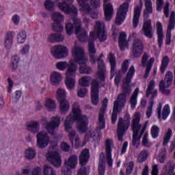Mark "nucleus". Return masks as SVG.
Instances as JSON below:
<instances>
[{
  "instance_id": "47",
  "label": "nucleus",
  "mask_w": 175,
  "mask_h": 175,
  "mask_svg": "<svg viewBox=\"0 0 175 175\" xmlns=\"http://www.w3.org/2000/svg\"><path fill=\"white\" fill-rule=\"evenodd\" d=\"M44 6L46 10L49 12H53L55 10V3L51 0H46L44 2Z\"/></svg>"
},
{
  "instance_id": "59",
  "label": "nucleus",
  "mask_w": 175,
  "mask_h": 175,
  "mask_svg": "<svg viewBox=\"0 0 175 175\" xmlns=\"http://www.w3.org/2000/svg\"><path fill=\"white\" fill-rule=\"evenodd\" d=\"M20 98H21V92H20L19 90H17L13 94L12 99L14 102L16 103L18 102V100H20Z\"/></svg>"
},
{
  "instance_id": "20",
  "label": "nucleus",
  "mask_w": 175,
  "mask_h": 175,
  "mask_svg": "<svg viewBox=\"0 0 175 175\" xmlns=\"http://www.w3.org/2000/svg\"><path fill=\"white\" fill-rule=\"evenodd\" d=\"M57 6L61 10V12H64L65 14H72L73 16H77V9L76 7L72 3L68 4L66 2H59L57 4Z\"/></svg>"
},
{
  "instance_id": "29",
  "label": "nucleus",
  "mask_w": 175,
  "mask_h": 175,
  "mask_svg": "<svg viewBox=\"0 0 175 175\" xmlns=\"http://www.w3.org/2000/svg\"><path fill=\"white\" fill-rule=\"evenodd\" d=\"M156 29L158 38V44L159 47L161 49L163 44V26L161 22L157 21L156 23Z\"/></svg>"
},
{
  "instance_id": "26",
  "label": "nucleus",
  "mask_w": 175,
  "mask_h": 175,
  "mask_svg": "<svg viewBox=\"0 0 175 175\" xmlns=\"http://www.w3.org/2000/svg\"><path fill=\"white\" fill-rule=\"evenodd\" d=\"M143 42L142 40H135L133 44V53L134 57H140L142 53H143Z\"/></svg>"
},
{
  "instance_id": "11",
  "label": "nucleus",
  "mask_w": 175,
  "mask_h": 175,
  "mask_svg": "<svg viewBox=\"0 0 175 175\" xmlns=\"http://www.w3.org/2000/svg\"><path fill=\"white\" fill-rule=\"evenodd\" d=\"M157 95H158V92L155 89V82L154 81H150L146 90V96H151L150 100V106L148 107V109L146 111L147 118H150V117H151V115L152 114V107H154V98H157Z\"/></svg>"
},
{
  "instance_id": "23",
  "label": "nucleus",
  "mask_w": 175,
  "mask_h": 175,
  "mask_svg": "<svg viewBox=\"0 0 175 175\" xmlns=\"http://www.w3.org/2000/svg\"><path fill=\"white\" fill-rule=\"evenodd\" d=\"M88 0H77L79 5L81 6V10L86 12L92 18H98V12L91 9L90 5L87 4Z\"/></svg>"
},
{
  "instance_id": "39",
  "label": "nucleus",
  "mask_w": 175,
  "mask_h": 175,
  "mask_svg": "<svg viewBox=\"0 0 175 175\" xmlns=\"http://www.w3.org/2000/svg\"><path fill=\"white\" fill-rule=\"evenodd\" d=\"M36 157V150L35 149L29 147L25 151V158L31 161L32 159H35Z\"/></svg>"
},
{
  "instance_id": "24",
  "label": "nucleus",
  "mask_w": 175,
  "mask_h": 175,
  "mask_svg": "<svg viewBox=\"0 0 175 175\" xmlns=\"http://www.w3.org/2000/svg\"><path fill=\"white\" fill-rule=\"evenodd\" d=\"M113 140L108 139L105 142L106 162L109 167H113V158L111 156V148Z\"/></svg>"
},
{
  "instance_id": "10",
  "label": "nucleus",
  "mask_w": 175,
  "mask_h": 175,
  "mask_svg": "<svg viewBox=\"0 0 175 175\" xmlns=\"http://www.w3.org/2000/svg\"><path fill=\"white\" fill-rule=\"evenodd\" d=\"M41 122L49 135H54L61 125V118L57 116H53L47 122V119L43 117L41 118Z\"/></svg>"
},
{
  "instance_id": "52",
  "label": "nucleus",
  "mask_w": 175,
  "mask_h": 175,
  "mask_svg": "<svg viewBox=\"0 0 175 175\" xmlns=\"http://www.w3.org/2000/svg\"><path fill=\"white\" fill-rule=\"evenodd\" d=\"M108 59L111 65V72L113 73L116 70V57L111 53L108 55Z\"/></svg>"
},
{
  "instance_id": "19",
  "label": "nucleus",
  "mask_w": 175,
  "mask_h": 175,
  "mask_svg": "<svg viewBox=\"0 0 175 175\" xmlns=\"http://www.w3.org/2000/svg\"><path fill=\"white\" fill-rule=\"evenodd\" d=\"M46 159L49 162H51L55 167H59L62 165V159H61V155L57 151L49 152L46 155Z\"/></svg>"
},
{
  "instance_id": "56",
  "label": "nucleus",
  "mask_w": 175,
  "mask_h": 175,
  "mask_svg": "<svg viewBox=\"0 0 175 175\" xmlns=\"http://www.w3.org/2000/svg\"><path fill=\"white\" fill-rule=\"evenodd\" d=\"M77 94L79 98H85V96H87V94H88V90L85 88H79Z\"/></svg>"
},
{
  "instance_id": "49",
  "label": "nucleus",
  "mask_w": 175,
  "mask_h": 175,
  "mask_svg": "<svg viewBox=\"0 0 175 175\" xmlns=\"http://www.w3.org/2000/svg\"><path fill=\"white\" fill-rule=\"evenodd\" d=\"M172 135L173 133L172 131V129H168L163 138V146H167V143L170 142V138L172 137Z\"/></svg>"
},
{
  "instance_id": "46",
  "label": "nucleus",
  "mask_w": 175,
  "mask_h": 175,
  "mask_svg": "<svg viewBox=\"0 0 175 175\" xmlns=\"http://www.w3.org/2000/svg\"><path fill=\"white\" fill-rule=\"evenodd\" d=\"M167 153L166 152V149L165 148H161L159 150V155L157 157V161L160 162V163H165V161H166V157Z\"/></svg>"
},
{
  "instance_id": "51",
  "label": "nucleus",
  "mask_w": 175,
  "mask_h": 175,
  "mask_svg": "<svg viewBox=\"0 0 175 175\" xmlns=\"http://www.w3.org/2000/svg\"><path fill=\"white\" fill-rule=\"evenodd\" d=\"M43 175H55V171L51 166L44 165L43 166Z\"/></svg>"
},
{
  "instance_id": "34",
  "label": "nucleus",
  "mask_w": 175,
  "mask_h": 175,
  "mask_svg": "<svg viewBox=\"0 0 175 175\" xmlns=\"http://www.w3.org/2000/svg\"><path fill=\"white\" fill-rule=\"evenodd\" d=\"M119 47L121 51L128 49V41H126V34L124 32L120 33L119 36Z\"/></svg>"
},
{
  "instance_id": "27",
  "label": "nucleus",
  "mask_w": 175,
  "mask_h": 175,
  "mask_svg": "<svg viewBox=\"0 0 175 175\" xmlns=\"http://www.w3.org/2000/svg\"><path fill=\"white\" fill-rule=\"evenodd\" d=\"M49 81L51 85L57 87L62 81V75L59 72L53 71L50 75Z\"/></svg>"
},
{
  "instance_id": "33",
  "label": "nucleus",
  "mask_w": 175,
  "mask_h": 175,
  "mask_svg": "<svg viewBox=\"0 0 175 175\" xmlns=\"http://www.w3.org/2000/svg\"><path fill=\"white\" fill-rule=\"evenodd\" d=\"M142 12V6H136L134 9V16L133 18V28H137L139 25V20L140 18V13Z\"/></svg>"
},
{
  "instance_id": "38",
  "label": "nucleus",
  "mask_w": 175,
  "mask_h": 175,
  "mask_svg": "<svg viewBox=\"0 0 175 175\" xmlns=\"http://www.w3.org/2000/svg\"><path fill=\"white\" fill-rule=\"evenodd\" d=\"M44 106L49 111H54L57 108V105L55 104V100L52 98H46L45 100Z\"/></svg>"
},
{
  "instance_id": "58",
  "label": "nucleus",
  "mask_w": 175,
  "mask_h": 175,
  "mask_svg": "<svg viewBox=\"0 0 175 175\" xmlns=\"http://www.w3.org/2000/svg\"><path fill=\"white\" fill-rule=\"evenodd\" d=\"M21 20V18L20 17V15H18V14H14L12 16V21L14 25H18L20 24Z\"/></svg>"
},
{
  "instance_id": "48",
  "label": "nucleus",
  "mask_w": 175,
  "mask_h": 175,
  "mask_svg": "<svg viewBox=\"0 0 175 175\" xmlns=\"http://www.w3.org/2000/svg\"><path fill=\"white\" fill-rule=\"evenodd\" d=\"M170 59L167 56H164L161 60V65L160 67V70L161 73H165V70H166V68L169 65Z\"/></svg>"
},
{
  "instance_id": "50",
  "label": "nucleus",
  "mask_w": 175,
  "mask_h": 175,
  "mask_svg": "<svg viewBox=\"0 0 175 175\" xmlns=\"http://www.w3.org/2000/svg\"><path fill=\"white\" fill-rule=\"evenodd\" d=\"M159 126L157 125H153L150 129V135L152 139H157L159 136Z\"/></svg>"
},
{
  "instance_id": "53",
  "label": "nucleus",
  "mask_w": 175,
  "mask_h": 175,
  "mask_svg": "<svg viewBox=\"0 0 175 175\" xmlns=\"http://www.w3.org/2000/svg\"><path fill=\"white\" fill-rule=\"evenodd\" d=\"M170 114V106L169 104H167L164 106L163 109V112H162V118L163 120H166L167 117H169Z\"/></svg>"
},
{
  "instance_id": "18",
  "label": "nucleus",
  "mask_w": 175,
  "mask_h": 175,
  "mask_svg": "<svg viewBox=\"0 0 175 175\" xmlns=\"http://www.w3.org/2000/svg\"><path fill=\"white\" fill-rule=\"evenodd\" d=\"M128 9H129V4L128 3H124L120 6L115 21L117 25H121L124 23V20L126 17V13H128Z\"/></svg>"
},
{
  "instance_id": "28",
  "label": "nucleus",
  "mask_w": 175,
  "mask_h": 175,
  "mask_svg": "<svg viewBox=\"0 0 175 175\" xmlns=\"http://www.w3.org/2000/svg\"><path fill=\"white\" fill-rule=\"evenodd\" d=\"M108 1L104 0V14L105 16V20L109 21L111 18H113L114 11L113 10V5L110 3H107Z\"/></svg>"
},
{
  "instance_id": "3",
  "label": "nucleus",
  "mask_w": 175,
  "mask_h": 175,
  "mask_svg": "<svg viewBox=\"0 0 175 175\" xmlns=\"http://www.w3.org/2000/svg\"><path fill=\"white\" fill-rule=\"evenodd\" d=\"M133 75H135V67L132 66L129 68L126 78L124 79L123 92L118 95L117 100L114 103L113 111L111 116L113 124H116V121H117V113L120 111V109H121V107H124V106H125V103H126V96H128L132 91L131 90V86L128 84L131 83V80H132Z\"/></svg>"
},
{
  "instance_id": "25",
  "label": "nucleus",
  "mask_w": 175,
  "mask_h": 175,
  "mask_svg": "<svg viewBox=\"0 0 175 175\" xmlns=\"http://www.w3.org/2000/svg\"><path fill=\"white\" fill-rule=\"evenodd\" d=\"M103 54H100L97 59V64H98V72H97V77L100 79V81H105V73L106 70L105 69V62H103Z\"/></svg>"
},
{
  "instance_id": "35",
  "label": "nucleus",
  "mask_w": 175,
  "mask_h": 175,
  "mask_svg": "<svg viewBox=\"0 0 175 175\" xmlns=\"http://www.w3.org/2000/svg\"><path fill=\"white\" fill-rule=\"evenodd\" d=\"M88 159H90V150H88V149H84L83 150H82L79 157L80 165H81L82 166L87 165Z\"/></svg>"
},
{
  "instance_id": "30",
  "label": "nucleus",
  "mask_w": 175,
  "mask_h": 175,
  "mask_svg": "<svg viewBox=\"0 0 175 175\" xmlns=\"http://www.w3.org/2000/svg\"><path fill=\"white\" fill-rule=\"evenodd\" d=\"M13 40H14V32L8 31L4 38V46L6 50H10L12 49Z\"/></svg>"
},
{
  "instance_id": "14",
  "label": "nucleus",
  "mask_w": 175,
  "mask_h": 175,
  "mask_svg": "<svg viewBox=\"0 0 175 175\" xmlns=\"http://www.w3.org/2000/svg\"><path fill=\"white\" fill-rule=\"evenodd\" d=\"M55 68L57 69V70H60L61 72H64L66 69L65 75L79 69L77 64L75 63L72 59H70L68 62L66 61L57 62L55 64Z\"/></svg>"
},
{
  "instance_id": "55",
  "label": "nucleus",
  "mask_w": 175,
  "mask_h": 175,
  "mask_svg": "<svg viewBox=\"0 0 175 175\" xmlns=\"http://www.w3.org/2000/svg\"><path fill=\"white\" fill-rule=\"evenodd\" d=\"M142 145L144 146V147H151L152 146V143L148 139V133H146L142 138Z\"/></svg>"
},
{
  "instance_id": "36",
  "label": "nucleus",
  "mask_w": 175,
  "mask_h": 175,
  "mask_svg": "<svg viewBox=\"0 0 175 175\" xmlns=\"http://www.w3.org/2000/svg\"><path fill=\"white\" fill-rule=\"evenodd\" d=\"M77 157L76 155H72L65 161V165L70 169H75L77 166Z\"/></svg>"
},
{
  "instance_id": "62",
  "label": "nucleus",
  "mask_w": 175,
  "mask_h": 175,
  "mask_svg": "<svg viewBox=\"0 0 175 175\" xmlns=\"http://www.w3.org/2000/svg\"><path fill=\"white\" fill-rule=\"evenodd\" d=\"M8 85L7 88L8 92L10 93V92H12V90H13V87L14 85V82H13V80H12V79L8 78Z\"/></svg>"
},
{
  "instance_id": "8",
  "label": "nucleus",
  "mask_w": 175,
  "mask_h": 175,
  "mask_svg": "<svg viewBox=\"0 0 175 175\" xmlns=\"http://www.w3.org/2000/svg\"><path fill=\"white\" fill-rule=\"evenodd\" d=\"M139 122H140V113H137L134 116L132 123V130L133 132V146H134V147H139V145L140 144V139L142 138V135H143V133H144V131H146V127H143L139 136L138 135L139 131H140V128L142 126V124H139Z\"/></svg>"
},
{
  "instance_id": "1",
  "label": "nucleus",
  "mask_w": 175,
  "mask_h": 175,
  "mask_svg": "<svg viewBox=\"0 0 175 175\" xmlns=\"http://www.w3.org/2000/svg\"><path fill=\"white\" fill-rule=\"evenodd\" d=\"M77 121V129L79 133H85L88 129V117L83 115V110L80 104L75 102L72 105L71 111L66 117L64 120V128L66 132H69L68 136L72 144H75V148L81 147V142L76 133V131L72 130L73 122Z\"/></svg>"
},
{
  "instance_id": "45",
  "label": "nucleus",
  "mask_w": 175,
  "mask_h": 175,
  "mask_svg": "<svg viewBox=\"0 0 175 175\" xmlns=\"http://www.w3.org/2000/svg\"><path fill=\"white\" fill-rule=\"evenodd\" d=\"M147 158H148V151L143 150L139 153L137 156V161L139 163H143V162L147 161Z\"/></svg>"
},
{
  "instance_id": "16",
  "label": "nucleus",
  "mask_w": 175,
  "mask_h": 175,
  "mask_svg": "<svg viewBox=\"0 0 175 175\" xmlns=\"http://www.w3.org/2000/svg\"><path fill=\"white\" fill-rule=\"evenodd\" d=\"M172 80L173 73L171 71H168L165 75L164 81H161L159 84V90L162 94H165V95H169L170 94V90H166V88L170 87Z\"/></svg>"
},
{
  "instance_id": "31",
  "label": "nucleus",
  "mask_w": 175,
  "mask_h": 175,
  "mask_svg": "<svg viewBox=\"0 0 175 175\" xmlns=\"http://www.w3.org/2000/svg\"><path fill=\"white\" fill-rule=\"evenodd\" d=\"M27 131L31 133H37L40 131V123L38 121L31 120L26 124Z\"/></svg>"
},
{
  "instance_id": "15",
  "label": "nucleus",
  "mask_w": 175,
  "mask_h": 175,
  "mask_svg": "<svg viewBox=\"0 0 175 175\" xmlns=\"http://www.w3.org/2000/svg\"><path fill=\"white\" fill-rule=\"evenodd\" d=\"M51 54L54 58L62 59V58H66L69 55V49L62 44L55 45L51 49Z\"/></svg>"
},
{
  "instance_id": "6",
  "label": "nucleus",
  "mask_w": 175,
  "mask_h": 175,
  "mask_svg": "<svg viewBox=\"0 0 175 175\" xmlns=\"http://www.w3.org/2000/svg\"><path fill=\"white\" fill-rule=\"evenodd\" d=\"M92 83L91 94L92 105H98L99 103V83L98 81L88 76H83L79 80V84L81 87H90Z\"/></svg>"
},
{
  "instance_id": "40",
  "label": "nucleus",
  "mask_w": 175,
  "mask_h": 175,
  "mask_svg": "<svg viewBox=\"0 0 175 175\" xmlns=\"http://www.w3.org/2000/svg\"><path fill=\"white\" fill-rule=\"evenodd\" d=\"M174 172V165H173V161H169L163 168V174L165 175H172Z\"/></svg>"
},
{
  "instance_id": "7",
  "label": "nucleus",
  "mask_w": 175,
  "mask_h": 175,
  "mask_svg": "<svg viewBox=\"0 0 175 175\" xmlns=\"http://www.w3.org/2000/svg\"><path fill=\"white\" fill-rule=\"evenodd\" d=\"M146 10L144 11V24L142 25V32L146 38L151 39L152 38V25L151 19H147L148 14L152 13V2L151 0H145Z\"/></svg>"
},
{
  "instance_id": "5",
  "label": "nucleus",
  "mask_w": 175,
  "mask_h": 175,
  "mask_svg": "<svg viewBox=\"0 0 175 175\" xmlns=\"http://www.w3.org/2000/svg\"><path fill=\"white\" fill-rule=\"evenodd\" d=\"M73 25L67 23L66 25V31L68 35L73 33V28H75V35L80 42H87L88 35L87 31L81 28V21L79 18H74L72 19Z\"/></svg>"
},
{
  "instance_id": "60",
  "label": "nucleus",
  "mask_w": 175,
  "mask_h": 175,
  "mask_svg": "<svg viewBox=\"0 0 175 175\" xmlns=\"http://www.w3.org/2000/svg\"><path fill=\"white\" fill-rule=\"evenodd\" d=\"M70 170H72V168H70L65 165V166L62 169V173L63 175H70L72 174V172Z\"/></svg>"
},
{
  "instance_id": "42",
  "label": "nucleus",
  "mask_w": 175,
  "mask_h": 175,
  "mask_svg": "<svg viewBox=\"0 0 175 175\" xmlns=\"http://www.w3.org/2000/svg\"><path fill=\"white\" fill-rule=\"evenodd\" d=\"M137 94H139V88H137L134 92L133 93L131 98L130 99V103L131 108L133 109L136 107V105H137Z\"/></svg>"
},
{
  "instance_id": "12",
  "label": "nucleus",
  "mask_w": 175,
  "mask_h": 175,
  "mask_svg": "<svg viewBox=\"0 0 175 175\" xmlns=\"http://www.w3.org/2000/svg\"><path fill=\"white\" fill-rule=\"evenodd\" d=\"M129 125H131V116L129 113L126 114L124 120L121 118H119L117 131L119 142H122L124 133L126 132V130L129 128Z\"/></svg>"
},
{
  "instance_id": "32",
  "label": "nucleus",
  "mask_w": 175,
  "mask_h": 175,
  "mask_svg": "<svg viewBox=\"0 0 175 175\" xmlns=\"http://www.w3.org/2000/svg\"><path fill=\"white\" fill-rule=\"evenodd\" d=\"M59 103L60 114L66 116L70 109V104L69 103V101L68 100H64L63 101H59Z\"/></svg>"
},
{
  "instance_id": "64",
  "label": "nucleus",
  "mask_w": 175,
  "mask_h": 175,
  "mask_svg": "<svg viewBox=\"0 0 175 175\" xmlns=\"http://www.w3.org/2000/svg\"><path fill=\"white\" fill-rule=\"evenodd\" d=\"M65 40V36L61 33H56L55 43H61Z\"/></svg>"
},
{
  "instance_id": "13",
  "label": "nucleus",
  "mask_w": 175,
  "mask_h": 175,
  "mask_svg": "<svg viewBox=\"0 0 175 175\" xmlns=\"http://www.w3.org/2000/svg\"><path fill=\"white\" fill-rule=\"evenodd\" d=\"M51 18L53 23L52 25V28L55 32H62L64 29V26H62V23L65 21V16L59 12H53L51 14Z\"/></svg>"
},
{
  "instance_id": "21",
  "label": "nucleus",
  "mask_w": 175,
  "mask_h": 175,
  "mask_svg": "<svg viewBox=\"0 0 175 175\" xmlns=\"http://www.w3.org/2000/svg\"><path fill=\"white\" fill-rule=\"evenodd\" d=\"M175 27V12L172 11L170 16V21L167 25V33H166V44H170L172 42V31L174 29Z\"/></svg>"
},
{
  "instance_id": "22",
  "label": "nucleus",
  "mask_w": 175,
  "mask_h": 175,
  "mask_svg": "<svg viewBox=\"0 0 175 175\" xmlns=\"http://www.w3.org/2000/svg\"><path fill=\"white\" fill-rule=\"evenodd\" d=\"M77 70H74V71H70L67 74H64L66 79L64 83L68 90H73L76 85V72Z\"/></svg>"
},
{
  "instance_id": "54",
  "label": "nucleus",
  "mask_w": 175,
  "mask_h": 175,
  "mask_svg": "<svg viewBox=\"0 0 175 175\" xmlns=\"http://www.w3.org/2000/svg\"><path fill=\"white\" fill-rule=\"evenodd\" d=\"M154 58H150V60L148 61V64H147V68H146V72H145V75L144 76V77L145 79H147V77H148V75H150V72L151 70V68L152 66V64H154Z\"/></svg>"
},
{
  "instance_id": "37",
  "label": "nucleus",
  "mask_w": 175,
  "mask_h": 175,
  "mask_svg": "<svg viewBox=\"0 0 175 175\" xmlns=\"http://www.w3.org/2000/svg\"><path fill=\"white\" fill-rule=\"evenodd\" d=\"M105 153L101 152L100 154V159L98 161V174L99 175H105Z\"/></svg>"
},
{
  "instance_id": "4",
  "label": "nucleus",
  "mask_w": 175,
  "mask_h": 175,
  "mask_svg": "<svg viewBox=\"0 0 175 175\" xmlns=\"http://www.w3.org/2000/svg\"><path fill=\"white\" fill-rule=\"evenodd\" d=\"M108 102L109 100L106 98L103 100V105L98 114L97 130H92L86 134L84 141L82 143V146H85L91 137H92L93 142H99V140H100L99 131L103 129L106 126V123L105 122V111H106V107H107Z\"/></svg>"
},
{
  "instance_id": "9",
  "label": "nucleus",
  "mask_w": 175,
  "mask_h": 175,
  "mask_svg": "<svg viewBox=\"0 0 175 175\" xmlns=\"http://www.w3.org/2000/svg\"><path fill=\"white\" fill-rule=\"evenodd\" d=\"M71 55L75 64L77 63L79 64V65H82L83 64H87V62H88V57H87V55H85V51L79 43H75L72 47Z\"/></svg>"
},
{
  "instance_id": "61",
  "label": "nucleus",
  "mask_w": 175,
  "mask_h": 175,
  "mask_svg": "<svg viewBox=\"0 0 175 175\" xmlns=\"http://www.w3.org/2000/svg\"><path fill=\"white\" fill-rule=\"evenodd\" d=\"M132 170H133V163L130 162L126 165V174L130 175L132 173Z\"/></svg>"
},
{
  "instance_id": "63",
  "label": "nucleus",
  "mask_w": 175,
  "mask_h": 175,
  "mask_svg": "<svg viewBox=\"0 0 175 175\" xmlns=\"http://www.w3.org/2000/svg\"><path fill=\"white\" fill-rule=\"evenodd\" d=\"M31 175H42V168L40 167H35Z\"/></svg>"
},
{
  "instance_id": "57",
  "label": "nucleus",
  "mask_w": 175,
  "mask_h": 175,
  "mask_svg": "<svg viewBox=\"0 0 175 175\" xmlns=\"http://www.w3.org/2000/svg\"><path fill=\"white\" fill-rule=\"evenodd\" d=\"M31 47L28 44H25L23 47L20 51V54L21 55H27L29 53Z\"/></svg>"
},
{
  "instance_id": "41",
  "label": "nucleus",
  "mask_w": 175,
  "mask_h": 175,
  "mask_svg": "<svg viewBox=\"0 0 175 175\" xmlns=\"http://www.w3.org/2000/svg\"><path fill=\"white\" fill-rule=\"evenodd\" d=\"M27 40V32L25 31H19L16 35V42L18 44L25 43Z\"/></svg>"
},
{
  "instance_id": "17",
  "label": "nucleus",
  "mask_w": 175,
  "mask_h": 175,
  "mask_svg": "<svg viewBox=\"0 0 175 175\" xmlns=\"http://www.w3.org/2000/svg\"><path fill=\"white\" fill-rule=\"evenodd\" d=\"M37 147L39 148H46L50 143V136L45 131H39L36 135Z\"/></svg>"
},
{
  "instance_id": "43",
  "label": "nucleus",
  "mask_w": 175,
  "mask_h": 175,
  "mask_svg": "<svg viewBox=\"0 0 175 175\" xmlns=\"http://www.w3.org/2000/svg\"><path fill=\"white\" fill-rule=\"evenodd\" d=\"M56 98L58 102L66 100V90H65V89H58L57 90Z\"/></svg>"
},
{
  "instance_id": "44",
  "label": "nucleus",
  "mask_w": 175,
  "mask_h": 175,
  "mask_svg": "<svg viewBox=\"0 0 175 175\" xmlns=\"http://www.w3.org/2000/svg\"><path fill=\"white\" fill-rule=\"evenodd\" d=\"M79 73L81 75H91L92 73V68L85 64H80Z\"/></svg>"
},
{
  "instance_id": "2",
  "label": "nucleus",
  "mask_w": 175,
  "mask_h": 175,
  "mask_svg": "<svg viewBox=\"0 0 175 175\" xmlns=\"http://www.w3.org/2000/svg\"><path fill=\"white\" fill-rule=\"evenodd\" d=\"M98 39L99 42H105L107 39V34L105 31V23L100 21H96L94 28L92 31L90 32V37L88 40L89 55L90 57L91 64H96V49H95V44L94 40Z\"/></svg>"
}]
</instances>
